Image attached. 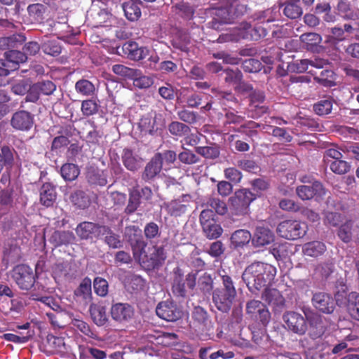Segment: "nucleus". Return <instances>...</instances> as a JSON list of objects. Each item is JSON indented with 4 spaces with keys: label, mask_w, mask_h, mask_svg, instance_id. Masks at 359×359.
Masks as SVG:
<instances>
[{
    "label": "nucleus",
    "mask_w": 359,
    "mask_h": 359,
    "mask_svg": "<svg viewBox=\"0 0 359 359\" xmlns=\"http://www.w3.org/2000/svg\"><path fill=\"white\" fill-rule=\"evenodd\" d=\"M276 274V269L267 263L255 262L247 266L242 279L249 290L255 292L271 284Z\"/></svg>",
    "instance_id": "1"
},
{
    "label": "nucleus",
    "mask_w": 359,
    "mask_h": 359,
    "mask_svg": "<svg viewBox=\"0 0 359 359\" xmlns=\"http://www.w3.org/2000/svg\"><path fill=\"white\" fill-rule=\"evenodd\" d=\"M133 257L143 267L147 269H154L161 265L166 259L163 247L152 245L147 247L145 243L140 239L132 245Z\"/></svg>",
    "instance_id": "2"
},
{
    "label": "nucleus",
    "mask_w": 359,
    "mask_h": 359,
    "mask_svg": "<svg viewBox=\"0 0 359 359\" xmlns=\"http://www.w3.org/2000/svg\"><path fill=\"white\" fill-rule=\"evenodd\" d=\"M222 286L212 293V301L217 309L222 312H228L235 300L237 292L232 278L223 275L221 277Z\"/></svg>",
    "instance_id": "3"
},
{
    "label": "nucleus",
    "mask_w": 359,
    "mask_h": 359,
    "mask_svg": "<svg viewBox=\"0 0 359 359\" xmlns=\"http://www.w3.org/2000/svg\"><path fill=\"white\" fill-rule=\"evenodd\" d=\"M238 33L236 36L226 34L219 36L217 41L224 43L230 41H237L240 39H247L257 41L267 34L266 29L255 25L253 28L250 23L242 22L238 28Z\"/></svg>",
    "instance_id": "4"
},
{
    "label": "nucleus",
    "mask_w": 359,
    "mask_h": 359,
    "mask_svg": "<svg viewBox=\"0 0 359 359\" xmlns=\"http://www.w3.org/2000/svg\"><path fill=\"white\" fill-rule=\"evenodd\" d=\"M255 199V195L247 189L236 191L229 198V209L232 215L244 216L250 213V205Z\"/></svg>",
    "instance_id": "5"
},
{
    "label": "nucleus",
    "mask_w": 359,
    "mask_h": 359,
    "mask_svg": "<svg viewBox=\"0 0 359 359\" xmlns=\"http://www.w3.org/2000/svg\"><path fill=\"white\" fill-rule=\"evenodd\" d=\"M306 230V225L297 220L283 221L277 227L279 236L288 240H295L302 237Z\"/></svg>",
    "instance_id": "6"
},
{
    "label": "nucleus",
    "mask_w": 359,
    "mask_h": 359,
    "mask_svg": "<svg viewBox=\"0 0 359 359\" xmlns=\"http://www.w3.org/2000/svg\"><path fill=\"white\" fill-rule=\"evenodd\" d=\"M5 59L0 60V76H8L18 69L20 64L27 60V56L21 51L12 50L5 53Z\"/></svg>",
    "instance_id": "7"
},
{
    "label": "nucleus",
    "mask_w": 359,
    "mask_h": 359,
    "mask_svg": "<svg viewBox=\"0 0 359 359\" xmlns=\"http://www.w3.org/2000/svg\"><path fill=\"white\" fill-rule=\"evenodd\" d=\"M12 277L18 286L24 290L31 289L35 283V275L27 265H18L13 269Z\"/></svg>",
    "instance_id": "8"
},
{
    "label": "nucleus",
    "mask_w": 359,
    "mask_h": 359,
    "mask_svg": "<svg viewBox=\"0 0 359 359\" xmlns=\"http://www.w3.org/2000/svg\"><path fill=\"white\" fill-rule=\"evenodd\" d=\"M283 320L286 328L295 334L302 335L307 330L306 319L297 312L287 311L285 313Z\"/></svg>",
    "instance_id": "9"
},
{
    "label": "nucleus",
    "mask_w": 359,
    "mask_h": 359,
    "mask_svg": "<svg viewBox=\"0 0 359 359\" xmlns=\"http://www.w3.org/2000/svg\"><path fill=\"white\" fill-rule=\"evenodd\" d=\"M193 325L196 330L210 334L214 329V324L212 322L208 312L201 306L194 307L191 313Z\"/></svg>",
    "instance_id": "10"
},
{
    "label": "nucleus",
    "mask_w": 359,
    "mask_h": 359,
    "mask_svg": "<svg viewBox=\"0 0 359 359\" xmlns=\"http://www.w3.org/2000/svg\"><path fill=\"white\" fill-rule=\"evenodd\" d=\"M246 312L256 320H259L266 325L269 323L271 315L266 306L259 300H250L246 304Z\"/></svg>",
    "instance_id": "11"
},
{
    "label": "nucleus",
    "mask_w": 359,
    "mask_h": 359,
    "mask_svg": "<svg viewBox=\"0 0 359 359\" xmlns=\"http://www.w3.org/2000/svg\"><path fill=\"white\" fill-rule=\"evenodd\" d=\"M296 194L303 201L316 198L318 200L325 195V189L318 182H313L311 185H301L296 188Z\"/></svg>",
    "instance_id": "12"
},
{
    "label": "nucleus",
    "mask_w": 359,
    "mask_h": 359,
    "mask_svg": "<svg viewBox=\"0 0 359 359\" xmlns=\"http://www.w3.org/2000/svg\"><path fill=\"white\" fill-rule=\"evenodd\" d=\"M156 312L158 317L170 322L177 320L182 316V311L170 301L160 302L156 306Z\"/></svg>",
    "instance_id": "13"
},
{
    "label": "nucleus",
    "mask_w": 359,
    "mask_h": 359,
    "mask_svg": "<svg viewBox=\"0 0 359 359\" xmlns=\"http://www.w3.org/2000/svg\"><path fill=\"white\" fill-rule=\"evenodd\" d=\"M107 231V226L97 225L93 222H83L76 228V232L81 239L99 237Z\"/></svg>",
    "instance_id": "14"
},
{
    "label": "nucleus",
    "mask_w": 359,
    "mask_h": 359,
    "mask_svg": "<svg viewBox=\"0 0 359 359\" xmlns=\"http://www.w3.org/2000/svg\"><path fill=\"white\" fill-rule=\"evenodd\" d=\"M312 304L318 311L330 314L335 308V303L333 298L325 292H316L312 297Z\"/></svg>",
    "instance_id": "15"
},
{
    "label": "nucleus",
    "mask_w": 359,
    "mask_h": 359,
    "mask_svg": "<svg viewBox=\"0 0 359 359\" xmlns=\"http://www.w3.org/2000/svg\"><path fill=\"white\" fill-rule=\"evenodd\" d=\"M34 123L32 115L27 111H19L13 114L11 120L12 127L18 130H30Z\"/></svg>",
    "instance_id": "16"
},
{
    "label": "nucleus",
    "mask_w": 359,
    "mask_h": 359,
    "mask_svg": "<svg viewBox=\"0 0 359 359\" xmlns=\"http://www.w3.org/2000/svg\"><path fill=\"white\" fill-rule=\"evenodd\" d=\"M111 317L118 322L128 321L134 315L133 308L128 304L117 303L111 309Z\"/></svg>",
    "instance_id": "17"
},
{
    "label": "nucleus",
    "mask_w": 359,
    "mask_h": 359,
    "mask_svg": "<svg viewBox=\"0 0 359 359\" xmlns=\"http://www.w3.org/2000/svg\"><path fill=\"white\" fill-rule=\"evenodd\" d=\"M123 52L131 60H140L149 55V50L145 47H140L136 42L128 41L122 46Z\"/></svg>",
    "instance_id": "18"
},
{
    "label": "nucleus",
    "mask_w": 359,
    "mask_h": 359,
    "mask_svg": "<svg viewBox=\"0 0 359 359\" xmlns=\"http://www.w3.org/2000/svg\"><path fill=\"white\" fill-rule=\"evenodd\" d=\"M273 241V233L269 229L264 227H257L252 238V244L255 247H262L269 245Z\"/></svg>",
    "instance_id": "19"
},
{
    "label": "nucleus",
    "mask_w": 359,
    "mask_h": 359,
    "mask_svg": "<svg viewBox=\"0 0 359 359\" xmlns=\"http://www.w3.org/2000/svg\"><path fill=\"white\" fill-rule=\"evenodd\" d=\"M326 250L327 248L325 244L318 241L308 242L302 246L303 254L311 257H318L321 256Z\"/></svg>",
    "instance_id": "20"
},
{
    "label": "nucleus",
    "mask_w": 359,
    "mask_h": 359,
    "mask_svg": "<svg viewBox=\"0 0 359 359\" xmlns=\"http://www.w3.org/2000/svg\"><path fill=\"white\" fill-rule=\"evenodd\" d=\"M262 299L275 309H281L285 303L282 294L274 288H266L262 294Z\"/></svg>",
    "instance_id": "21"
},
{
    "label": "nucleus",
    "mask_w": 359,
    "mask_h": 359,
    "mask_svg": "<svg viewBox=\"0 0 359 359\" xmlns=\"http://www.w3.org/2000/svg\"><path fill=\"white\" fill-rule=\"evenodd\" d=\"M216 18L212 21V27L219 29L220 23L230 24L234 20L229 4L216 10Z\"/></svg>",
    "instance_id": "22"
},
{
    "label": "nucleus",
    "mask_w": 359,
    "mask_h": 359,
    "mask_svg": "<svg viewBox=\"0 0 359 359\" xmlns=\"http://www.w3.org/2000/svg\"><path fill=\"white\" fill-rule=\"evenodd\" d=\"M89 311L93 322L97 326L104 325L107 320L106 308L102 304H92L90 306Z\"/></svg>",
    "instance_id": "23"
},
{
    "label": "nucleus",
    "mask_w": 359,
    "mask_h": 359,
    "mask_svg": "<svg viewBox=\"0 0 359 359\" xmlns=\"http://www.w3.org/2000/svg\"><path fill=\"white\" fill-rule=\"evenodd\" d=\"M339 15L345 20L359 19V10L353 8L347 1L341 0L337 5Z\"/></svg>",
    "instance_id": "24"
},
{
    "label": "nucleus",
    "mask_w": 359,
    "mask_h": 359,
    "mask_svg": "<svg viewBox=\"0 0 359 359\" xmlns=\"http://www.w3.org/2000/svg\"><path fill=\"white\" fill-rule=\"evenodd\" d=\"M140 4V0H128L123 4V10L127 19L135 21L140 18L141 16Z\"/></svg>",
    "instance_id": "25"
},
{
    "label": "nucleus",
    "mask_w": 359,
    "mask_h": 359,
    "mask_svg": "<svg viewBox=\"0 0 359 359\" xmlns=\"http://www.w3.org/2000/svg\"><path fill=\"white\" fill-rule=\"evenodd\" d=\"M122 161L125 167L131 171L139 169L142 163V158L129 149H125L123 150Z\"/></svg>",
    "instance_id": "26"
},
{
    "label": "nucleus",
    "mask_w": 359,
    "mask_h": 359,
    "mask_svg": "<svg viewBox=\"0 0 359 359\" xmlns=\"http://www.w3.org/2000/svg\"><path fill=\"white\" fill-rule=\"evenodd\" d=\"M160 156H154L151 161L147 164L142 174V179L149 181L154 179L161 172L163 166L160 163Z\"/></svg>",
    "instance_id": "27"
},
{
    "label": "nucleus",
    "mask_w": 359,
    "mask_h": 359,
    "mask_svg": "<svg viewBox=\"0 0 359 359\" xmlns=\"http://www.w3.org/2000/svg\"><path fill=\"white\" fill-rule=\"evenodd\" d=\"M56 198V192L55 187L50 183H45L41 188L40 201L41 203L46 206H51Z\"/></svg>",
    "instance_id": "28"
},
{
    "label": "nucleus",
    "mask_w": 359,
    "mask_h": 359,
    "mask_svg": "<svg viewBox=\"0 0 359 359\" xmlns=\"http://www.w3.org/2000/svg\"><path fill=\"white\" fill-rule=\"evenodd\" d=\"M75 237L72 232L55 231L49 238V241L57 247L72 243Z\"/></svg>",
    "instance_id": "29"
},
{
    "label": "nucleus",
    "mask_w": 359,
    "mask_h": 359,
    "mask_svg": "<svg viewBox=\"0 0 359 359\" xmlns=\"http://www.w3.org/2000/svg\"><path fill=\"white\" fill-rule=\"evenodd\" d=\"M279 15V8L273 7L262 12L256 13L252 18L254 21H257L258 24H262L276 20Z\"/></svg>",
    "instance_id": "30"
},
{
    "label": "nucleus",
    "mask_w": 359,
    "mask_h": 359,
    "mask_svg": "<svg viewBox=\"0 0 359 359\" xmlns=\"http://www.w3.org/2000/svg\"><path fill=\"white\" fill-rule=\"evenodd\" d=\"M91 285V280L89 278H85L74 291V294L85 303L90 302L92 298Z\"/></svg>",
    "instance_id": "31"
},
{
    "label": "nucleus",
    "mask_w": 359,
    "mask_h": 359,
    "mask_svg": "<svg viewBox=\"0 0 359 359\" xmlns=\"http://www.w3.org/2000/svg\"><path fill=\"white\" fill-rule=\"evenodd\" d=\"M251 239L252 236L249 231L245 229H238L232 233L231 242L235 248H238L247 245Z\"/></svg>",
    "instance_id": "32"
},
{
    "label": "nucleus",
    "mask_w": 359,
    "mask_h": 359,
    "mask_svg": "<svg viewBox=\"0 0 359 359\" xmlns=\"http://www.w3.org/2000/svg\"><path fill=\"white\" fill-rule=\"evenodd\" d=\"M187 288L180 270L177 269L175 272V278L172 287V292L177 297H184L187 292Z\"/></svg>",
    "instance_id": "33"
},
{
    "label": "nucleus",
    "mask_w": 359,
    "mask_h": 359,
    "mask_svg": "<svg viewBox=\"0 0 359 359\" xmlns=\"http://www.w3.org/2000/svg\"><path fill=\"white\" fill-rule=\"evenodd\" d=\"M88 181L90 184L105 186L107 184V175L104 171L91 168L87 172Z\"/></svg>",
    "instance_id": "34"
},
{
    "label": "nucleus",
    "mask_w": 359,
    "mask_h": 359,
    "mask_svg": "<svg viewBox=\"0 0 359 359\" xmlns=\"http://www.w3.org/2000/svg\"><path fill=\"white\" fill-rule=\"evenodd\" d=\"M31 23H41L44 19L45 7L41 4L29 5L27 8Z\"/></svg>",
    "instance_id": "35"
},
{
    "label": "nucleus",
    "mask_w": 359,
    "mask_h": 359,
    "mask_svg": "<svg viewBox=\"0 0 359 359\" xmlns=\"http://www.w3.org/2000/svg\"><path fill=\"white\" fill-rule=\"evenodd\" d=\"M305 314L311 328L315 330L313 334L316 337L321 336L325 330V326L323 322L322 317L317 313H311V315Z\"/></svg>",
    "instance_id": "36"
},
{
    "label": "nucleus",
    "mask_w": 359,
    "mask_h": 359,
    "mask_svg": "<svg viewBox=\"0 0 359 359\" xmlns=\"http://www.w3.org/2000/svg\"><path fill=\"white\" fill-rule=\"evenodd\" d=\"M334 100L331 97H324L315 103L313 109L319 116H324L331 113Z\"/></svg>",
    "instance_id": "37"
},
{
    "label": "nucleus",
    "mask_w": 359,
    "mask_h": 359,
    "mask_svg": "<svg viewBox=\"0 0 359 359\" xmlns=\"http://www.w3.org/2000/svg\"><path fill=\"white\" fill-rule=\"evenodd\" d=\"M347 309L351 316L359 321V294L358 292L348 293Z\"/></svg>",
    "instance_id": "38"
},
{
    "label": "nucleus",
    "mask_w": 359,
    "mask_h": 359,
    "mask_svg": "<svg viewBox=\"0 0 359 359\" xmlns=\"http://www.w3.org/2000/svg\"><path fill=\"white\" fill-rule=\"evenodd\" d=\"M60 173L65 180L73 181L78 177L80 170L77 165L67 163L61 167Z\"/></svg>",
    "instance_id": "39"
},
{
    "label": "nucleus",
    "mask_w": 359,
    "mask_h": 359,
    "mask_svg": "<svg viewBox=\"0 0 359 359\" xmlns=\"http://www.w3.org/2000/svg\"><path fill=\"white\" fill-rule=\"evenodd\" d=\"M299 0L287 2L283 9V13L289 18L296 19L302 15V8L300 7Z\"/></svg>",
    "instance_id": "40"
},
{
    "label": "nucleus",
    "mask_w": 359,
    "mask_h": 359,
    "mask_svg": "<svg viewBox=\"0 0 359 359\" xmlns=\"http://www.w3.org/2000/svg\"><path fill=\"white\" fill-rule=\"evenodd\" d=\"M25 41V37L22 34H13L8 37L0 38V49H6L9 48L17 47Z\"/></svg>",
    "instance_id": "41"
},
{
    "label": "nucleus",
    "mask_w": 359,
    "mask_h": 359,
    "mask_svg": "<svg viewBox=\"0 0 359 359\" xmlns=\"http://www.w3.org/2000/svg\"><path fill=\"white\" fill-rule=\"evenodd\" d=\"M203 231L209 239H215L219 237L223 231L220 225L217 224L215 220L210 221L208 224L202 226Z\"/></svg>",
    "instance_id": "42"
},
{
    "label": "nucleus",
    "mask_w": 359,
    "mask_h": 359,
    "mask_svg": "<svg viewBox=\"0 0 359 359\" xmlns=\"http://www.w3.org/2000/svg\"><path fill=\"white\" fill-rule=\"evenodd\" d=\"M325 165L326 167L330 168L333 172L337 175H344L348 172L351 168L350 164L346 161L341 160V158L332 161H327V163H326Z\"/></svg>",
    "instance_id": "43"
},
{
    "label": "nucleus",
    "mask_w": 359,
    "mask_h": 359,
    "mask_svg": "<svg viewBox=\"0 0 359 359\" xmlns=\"http://www.w3.org/2000/svg\"><path fill=\"white\" fill-rule=\"evenodd\" d=\"M314 79L324 86L331 87L334 85V73L331 69H325L322 70L318 75L315 76Z\"/></svg>",
    "instance_id": "44"
},
{
    "label": "nucleus",
    "mask_w": 359,
    "mask_h": 359,
    "mask_svg": "<svg viewBox=\"0 0 359 359\" xmlns=\"http://www.w3.org/2000/svg\"><path fill=\"white\" fill-rule=\"evenodd\" d=\"M44 53L51 56H57L61 53V45L57 39H52L44 41L41 46Z\"/></svg>",
    "instance_id": "45"
},
{
    "label": "nucleus",
    "mask_w": 359,
    "mask_h": 359,
    "mask_svg": "<svg viewBox=\"0 0 359 359\" xmlns=\"http://www.w3.org/2000/svg\"><path fill=\"white\" fill-rule=\"evenodd\" d=\"M75 89L78 93L83 96L93 95L95 90L94 84L86 79L78 81L75 84Z\"/></svg>",
    "instance_id": "46"
},
{
    "label": "nucleus",
    "mask_w": 359,
    "mask_h": 359,
    "mask_svg": "<svg viewBox=\"0 0 359 359\" xmlns=\"http://www.w3.org/2000/svg\"><path fill=\"white\" fill-rule=\"evenodd\" d=\"M172 10L176 14L180 15L185 19L191 18L194 13L193 7L184 2L175 4L172 6Z\"/></svg>",
    "instance_id": "47"
},
{
    "label": "nucleus",
    "mask_w": 359,
    "mask_h": 359,
    "mask_svg": "<svg viewBox=\"0 0 359 359\" xmlns=\"http://www.w3.org/2000/svg\"><path fill=\"white\" fill-rule=\"evenodd\" d=\"M169 132L175 136L182 137L190 132V128L181 122L172 121L168 125Z\"/></svg>",
    "instance_id": "48"
},
{
    "label": "nucleus",
    "mask_w": 359,
    "mask_h": 359,
    "mask_svg": "<svg viewBox=\"0 0 359 359\" xmlns=\"http://www.w3.org/2000/svg\"><path fill=\"white\" fill-rule=\"evenodd\" d=\"M86 128L88 130L86 139L90 142H97L102 137V133L97 128L93 121H87L85 123Z\"/></svg>",
    "instance_id": "49"
},
{
    "label": "nucleus",
    "mask_w": 359,
    "mask_h": 359,
    "mask_svg": "<svg viewBox=\"0 0 359 359\" xmlns=\"http://www.w3.org/2000/svg\"><path fill=\"white\" fill-rule=\"evenodd\" d=\"M107 231L101 236H105L104 242L112 248H120L123 246V242L120 239V236L111 231V230L107 226Z\"/></svg>",
    "instance_id": "50"
},
{
    "label": "nucleus",
    "mask_w": 359,
    "mask_h": 359,
    "mask_svg": "<svg viewBox=\"0 0 359 359\" xmlns=\"http://www.w3.org/2000/svg\"><path fill=\"white\" fill-rule=\"evenodd\" d=\"M112 71L117 75L131 79L139 74V69L130 68L123 65H114Z\"/></svg>",
    "instance_id": "51"
},
{
    "label": "nucleus",
    "mask_w": 359,
    "mask_h": 359,
    "mask_svg": "<svg viewBox=\"0 0 359 359\" xmlns=\"http://www.w3.org/2000/svg\"><path fill=\"white\" fill-rule=\"evenodd\" d=\"M354 230L353 222L349 221L341 225L338 231V236L344 243H348L352 240Z\"/></svg>",
    "instance_id": "52"
},
{
    "label": "nucleus",
    "mask_w": 359,
    "mask_h": 359,
    "mask_svg": "<svg viewBox=\"0 0 359 359\" xmlns=\"http://www.w3.org/2000/svg\"><path fill=\"white\" fill-rule=\"evenodd\" d=\"M133 79V84L135 87L144 89L148 88L154 83V79L151 76L142 75L141 71L139 70V74L131 78Z\"/></svg>",
    "instance_id": "53"
},
{
    "label": "nucleus",
    "mask_w": 359,
    "mask_h": 359,
    "mask_svg": "<svg viewBox=\"0 0 359 359\" xmlns=\"http://www.w3.org/2000/svg\"><path fill=\"white\" fill-rule=\"evenodd\" d=\"M198 285L199 289L204 294H210L213 288V280L211 276L207 273H204L198 278Z\"/></svg>",
    "instance_id": "54"
},
{
    "label": "nucleus",
    "mask_w": 359,
    "mask_h": 359,
    "mask_svg": "<svg viewBox=\"0 0 359 359\" xmlns=\"http://www.w3.org/2000/svg\"><path fill=\"white\" fill-rule=\"evenodd\" d=\"M342 148L343 147L339 148L337 146H331L330 147L326 149L323 155V161L325 164L327 163V161H332L342 158Z\"/></svg>",
    "instance_id": "55"
},
{
    "label": "nucleus",
    "mask_w": 359,
    "mask_h": 359,
    "mask_svg": "<svg viewBox=\"0 0 359 359\" xmlns=\"http://www.w3.org/2000/svg\"><path fill=\"white\" fill-rule=\"evenodd\" d=\"M301 41L307 46L308 48L318 45L321 42V36L316 33H305L301 35Z\"/></svg>",
    "instance_id": "56"
},
{
    "label": "nucleus",
    "mask_w": 359,
    "mask_h": 359,
    "mask_svg": "<svg viewBox=\"0 0 359 359\" xmlns=\"http://www.w3.org/2000/svg\"><path fill=\"white\" fill-rule=\"evenodd\" d=\"M72 202L79 208L84 209L89 204V199L83 191H76L71 196Z\"/></svg>",
    "instance_id": "57"
},
{
    "label": "nucleus",
    "mask_w": 359,
    "mask_h": 359,
    "mask_svg": "<svg viewBox=\"0 0 359 359\" xmlns=\"http://www.w3.org/2000/svg\"><path fill=\"white\" fill-rule=\"evenodd\" d=\"M207 203L209 207L219 215H224L227 212L228 208L226 203L219 198H210Z\"/></svg>",
    "instance_id": "58"
},
{
    "label": "nucleus",
    "mask_w": 359,
    "mask_h": 359,
    "mask_svg": "<svg viewBox=\"0 0 359 359\" xmlns=\"http://www.w3.org/2000/svg\"><path fill=\"white\" fill-rule=\"evenodd\" d=\"M153 116L151 114H148L144 116L140 121L139 126L142 132L148 133L151 134L155 130V126H154Z\"/></svg>",
    "instance_id": "59"
},
{
    "label": "nucleus",
    "mask_w": 359,
    "mask_h": 359,
    "mask_svg": "<svg viewBox=\"0 0 359 359\" xmlns=\"http://www.w3.org/2000/svg\"><path fill=\"white\" fill-rule=\"evenodd\" d=\"M93 287L95 292L100 297H105L108 293V283L104 278H95L93 281Z\"/></svg>",
    "instance_id": "60"
},
{
    "label": "nucleus",
    "mask_w": 359,
    "mask_h": 359,
    "mask_svg": "<svg viewBox=\"0 0 359 359\" xmlns=\"http://www.w3.org/2000/svg\"><path fill=\"white\" fill-rule=\"evenodd\" d=\"M154 156H160L159 160L162 166H166L173 163L177 158V154L174 151L167 150L161 153H157Z\"/></svg>",
    "instance_id": "61"
},
{
    "label": "nucleus",
    "mask_w": 359,
    "mask_h": 359,
    "mask_svg": "<svg viewBox=\"0 0 359 359\" xmlns=\"http://www.w3.org/2000/svg\"><path fill=\"white\" fill-rule=\"evenodd\" d=\"M226 83L238 84L243 78L242 73L238 69H227L225 70Z\"/></svg>",
    "instance_id": "62"
},
{
    "label": "nucleus",
    "mask_w": 359,
    "mask_h": 359,
    "mask_svg": "<svg viewBox=\"0 0 359 359\" xmlns=\"http://www.w3.org/2000/svg\"><path fill=\"white\" fill-rule=\"evenodd\" d=\"M40 93L45 95H52L56 90L55 84L49 80L35 83Z\"/></svg>",
    "instance_id": "63"
},
{
    "label": "nucleus",
    "mask_w": 359,
    "mask_h": 359,
    "mask_svg": "<svg viewBox=\"0 0 359 359\" xmlns=\"http://www.w3.org/2000/svg\"><path fill=\"white\" fill-rule=\"evenodd\" d=\"M229 5L230 6L233 20L241 15H243L247 11L246 5L241 4L237 0L232 1L229 4Z\"/></svg>",
    "instance_id": "64"
}]
</instances>
